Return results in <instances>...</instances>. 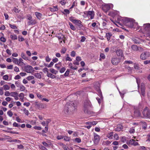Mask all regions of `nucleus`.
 Wrapping results in <instances>:
<instances>
[{
    "label": "nucleus",
    "instance_id": "nucleus-1",
    "mask_svg": "<svg viewBox=\"0 0 150 150\" xmlns=\"http://www.w3.org/2000/svg\"><path fill=\"white\" fill-rule=\"evenodd\" d=\"M76 105L71 101L68 102L66 104L64 110L65 113H70L76 109Z\"/></svg>",
    "mask_w": 150,
    "mask_h": 150
},
{
    "label": "nucleus",
    "instance_id": "nucleus-2",
    "mask_svg": "<svg viewBox=\"0 0 150 150\" xmlns=\"http://www.w3.org/2000/svg\"><path fill=\"white\" fill-rule=\"evenodd\" d=\"M92 107V105L90 101L87 100L85 101L83 110L85 113L88 115L91 114V110Z\"/></svg>",
    "mask_w": 150,
    "mask_h": 150
},
{
    "label": "nucleus",
    "instance_id": "nucleus-3",
    "mask_svg": "<svg viewBox=\"0 0 150 150\" xmlns=\"http://www.w3.org/2000/svg\"><path fill=\"white\" fill-rule=\"evenodd\" d=\"M127 24L126 26L129 28H134V26L138 25L137 23H135L134 22V20L132 18H130L128 22H127Z\"/></svg>",
    "mask_w": 150,
    "mask_h": 150
},
{
    "label": "nucleus",
    "instance_id": "nucleus-4",
    "mask_svg": "<svg viewBox=\"0 0 150 150\" xmlns=\"http://www.w3.org/2000/svg\"><path fill=\"white\" fill-rule=\"evenodd\" d=\"M142 114L144 117L149 118L150 117V111L147 107H146L143 110Z\"/></svg>",
    "mask_w": 150,
    "mask_h": 150
},
{
    "label": "nucleus",
    "instance_id": "nucleus-5",
    "mask_svg": "<svg viewBox=\"0 0 150 150\" xmlns=\"http://www.w3.org/2000/svg\"><path fill=\"white\" fill-rule=\"evenodd\" d=\"M150 56V53L148 52H145L142 53L140 56V58L142 60H145Z\"/></svg>",
    "mask_w": 150,
    "mask_h": 150
},
{
    "label": "nucleus",
    "instance_id": "nucleus-6",
    "mask_svg": "<svg viewBox=\"0 0 150 150\" xmlns=\"http://www.w3.org/2000/svg\"><path fill=\"white\" fill-rule=\"evenodd\" d=\"M84 14L86 15V16L89 17H90V19H92L93 18L94 13L93 11H86L84 12Z\"/></svg>",
    "mask_w": 150,
    "mask_h": 150
},
{
    "label": "nucleus",
    "instance_id": "nucleus-7",
    "mask_svg": "<svg viewBox=\"0 0 150 150\" xmlns=\"http://www.w3.org/2000/svg\"><path fill=\"white\" fill-rule=\"evenodd\" d=\"M111 6H113L112 4H105L103 6L102 9L104 11L107 12L110 9Z\"/></svg>",
    "mask_w": 150,
    "mask_h": 150
},
{
    "label": "nucleus",
    "instance_id": "nucleus-8",
    "mask_svg": "<svg viewBox=\"0 0 150 150\" xmlns=\"http://www.w3.org/2000/svg\"><path fill=\"white\" fill-rule=\"evenodd\" d=\"M33 67L30 65H27L24 67V71L28 73H30L33 71Z\"/></svg>",
    "mask_w": 150,
    "mask_h": 150
},
{
    "label": "nucleus",
    "instance_id": "nucleus-9",
    "mask_svg": "<svg viewBox=\"0 0 150 150\" xmlns=\"http://www.w3.org/2000/svg\"><path fill=\"white\" fill-rule=\"evenodd\" d=\"M134 116L137 117H141V113L138 110L137 107H134Z\"/></svg>",
    "mask_w": 150,
    "mask_h": 150
},
{
    "label": "nucleus",
    "instance_id": "nucleus-10",
    "mask_svg": "<svg viewBox=\"0 0 150 150\" xmlns=\"http://www.w3.org/2000/svg\"><path fill=\"white\" fill-rule=\"evenodd\" d=\"M120 61V59L117 58H113L111 60L112 63L114 65H117Z\"/></svg>",
    "mask_w": 150,
    "mask_h": 150
},
{
    "label": "nucleus",
    "instance_id": "nucleus-11",
    "mask_svg": "<svg viewBox=\"0 0 150 150\" xmlns=\"http://www.w3.org/2000/svg\"><path fill=\"white\" fill-rule=\"evenodd\" d=\"M98 95L100 98H99L98 97L96 98V99L97 100L98 103L100 104L101 103V99H103V97L102 95V93L100 89L98 90Z\"/></svg>",
    "mask_w": 150,
    "mask_h": 150
},
{
    "label": "nucleus",
    "instance_id": "nucleus-12",
    "mask_svg": "<svg viewBox=\"0 0 150 150\" xmlns=\"http://www.w3.org/2000/svg\"><path fill=\"white\" fill-rule=\"evenodd\" d=\"M127 144L128 145H133L134 146L138 145L139 144L137 142H135V140L133 139H131L127 142Z\"/></svg>",
    "mask_w": 150,
    "mask_h": 150
},
{
    "label": "nucleus",
    "instance_id": "nucleus-13",
    "mask_svg": "<svg viewBox=\"0 0 150 150\" xmlns=\"http://www.w3.org/2000/svg\"><path fill=\"white\" fill-rule=\"evenodd\" d=\"M99 136L97 134L94 133V143L96 144H97L100 140Z\"/></svg>",
    "mask_w": 150,
    "mask_h": 150
},
{
    "label": "nucleus",
    "instance_id": "nucleus-14",
    "mask_svg": "<svg viewBox=\"0 0 150 150\" xmlns=\"http://www.w3.org/2000/svg\"><path fill=\"white\" fill-rule=\"evenodd\" d=\"M141 94L143 96H144L145 95V86L144 83H142L141 86Z\"/></svg>",
    "mask_w": 150,
    "mask_h": 150
},
{
    "label": "nucleus",
    "instance_id": "nucleus-15",
    "mask_svg": "<svg viewBox=\"0 0 150 150\" xmlns=\"http://www.w3.org/2000/svg\"><path fill=\"white\" fill-rule=\"evenodd\" d=\"M130 20V18H128L127 17H124L123 18H121V21L122 23L125 25H126L127 24L129 20Z\"/></svg>",
    "mask_w": 150,
    "mask_h": 150
},
{
    "label": "nucleus",
    "instance_id": "nucleus-16",
    "mask_svg": "<svg viewBox=\"0 0 150 150\" xmlns=\"http://www.w3.org/2000/svg\"><path fill=\"white\" fill-rule=\"evenodd\" d=\"M74 23L78 26L80 29L83 27V25L81 24V22L80 20H76Z\"/></svg>",
    "mask_w": 150,
    "mask_h": 150
},
{
    "label": "nucleus",
    "instance_id": "nucleus-17",
    "mask_svg": "<svg viewBox=\"0 0 150 150\" xmlns=\"http://www.w3.org/2000/svg\"><path fill=\"white\" fill-rule=\"evenodd\" d=\"M123 128V127L121 125H119L114 127V130L116 131L119 132Z\"/></svg>",
    "mask_w": 150,
    "mask_h": 150
},
{
    "label": "nucleus",
    "instance_id": "nucleus-18",
    "mask_svg": "<svg viewBox=\"0 0 150 150\" xmlns=\"http://www.w3.org/2000/svg\"><path fill=\"white\" fill-rule=\"evenodd\" d=\"M144 28L145 30L147 31H150V24L146 23L144 24Z\"/></svg>",
    "mask_w": 150,
    "mask_h": 150
},
{
    "label": "nucleus",
    "instance_id": "nucleus-19",
    "mask_svg": "<svg viewBox=\"0 0 150 150\" xmlns=\"http://www.w3.org/2000/svg\"><path fill=\"white\" fill-rule=\"evenodd\" d=\"M116 53L117 56L121 57L123 56V52L121 50L119 49L117 50L116 51Z\"/></svg>",
    "mask_w": 150,
    "mask_h": 150
},
{
    "label": "nucleus",
    "instance_id": "nucleus-20",
    "mask_svg": "<svg viewBox=\"0 0 150 150\" xmlns=\"http://www.w3.org/2000/svg\"><path fill=\"white\" fill-rule=\"evenodd\" d=\"M49 9L50 11L52 12L57 11L58 10L57 6H53L52 7L49 8Z\"/></svg>",
    "mask_w": 150,
    "mask_h": 150
},
{
    "label": "nucleus",
    "instance_id": "nucleus-21",
    "mask_svg": "<svg viewBox=\"0 0 150 150\" xmlns=\"http://www.w3.org/2000/svg\"><path fill=\"white\" fill-rule=\"evenodd\" d=\"M112 34L111 33H107L106 34V36L107 38L108 41H109L110 38L112 36Z\"/></svg>",
    "mask_w": 150,
    "mask_h": 150
},
{
    "label": "nucleus",
    "instance_id": "nucleus-22",
    "mask_svg": "<svg viewBox=\"0 0 150 150\" xmlns=\"http://www.w3.org/2000/svg\"><path fill=\"white\" fill-rule=\"evenodd\" d=\"M111 143V142L108 140L104 141L103 142L102 144L103 145H109Z\"/></svg>",
    "mask_w": 150,
    "mask_h": 150
},
{
    "label": "nucleus",
    "instance_id": "nucleus-23",
    "mask_svg": "<svg viewBox=\"0 0 150 150\" xmlns=\"http://www.w3.org/2000/svg\"><path fill=\"white\" fill-rule=\"evenodd\" d=\"M21 57L24 60H29V58L26 57L25 54L23 52H22L21 53Z\"/></svg>",
    "mask_w": 150,
    "mask_h": 150
},
{
    "label": "nucleus",
    "instance_id": "nucleus-24",
    "mask_svg": "<svg viewBox=\"0 0 150 150\" xmlns=\"http://www.w3.org/2000/svg\"><path fill=\"white\" fill-rule=\"evenodd\" d=\"M35 14L37 18L38 19H40L42 17V14L40 13L36 12L35 13Z\"/></svg>",
    "mask_w": 150,
    "mask_h": 150
},
{
    "label": "nucleus",
    "instance_id": "nucleus-25",
    "mask_svg": "<svg viewBox=\"0 0 150 150\" xmlns=\"http://www.w3.org/2000/svg\"><path fill=\"white\" fill-rule=\"evenodd\" d=\"M36 23L35 21L33 20H31L28 22V25H34Z\"/></svg>",
    "mask_w": 150,
    "mask_h": 150
},
{
    "label": "nucleus",
    "instance_id": "nucleus-26",
    "mask_svg": "<svg viewBox=\"0 0 150 150\" xmlns=\"http://www.w3.org/2000/svg\"><path fill=\"white\" fill-rule=\"evenodd\" d=\"M62 66V63L61 62H59L58 64H56L55 65V67L57 69H60V67Z\"/></svg>",
    "mask_w": 150,
    "mask_h": 150
},
{
    "label": "nucleus",
    "instance_id": "nucleus-27",
    "mask_svg": "<svg viewBox=\"0 0 150 150\" xmlns=\"http://www.w3.org/2000/svg\"><path fill=\"white\" fill-rule=\"evenodd\" d=\"M58 39L59 40H61V42H62V40H64V42H65L64 40V38H65L64 36L62 34L61 36H59L58 37Z\"/></svg>",
    "mask_w": 150,
    "mask_h": 150
},
{
    "label": "nucleus",
    "instance_id": "nucleus-28",
    "mask_svg": "<svg viewBox=\"0 0 150 150\" xmlns=\"http://www.w3.org/2000/svg\"><path fill=\"white\" fill-rule=\"evenodd\" d=\"M2 87L4 90L5 91L9 90L10 88V86L7 84L4 85Z\"/></svg>",
    "mask_w": 150,
    "mask_h": 150
},
{
    "label": "nucleus",
    "instance_id": "nucleus-29",
    "mask_svg": "<svg viewBox=\"0 0 150 150\" xmlns=\"http://www.w3.org/2000/svg\"><path fill=\"white\" fill-rule=\"evenodd\" d=\"M50 71L52 73L55 74H56L58 72V71L53 69H50Z\"/></svg>",
    "mask_w": 150,
    "mask_h": 150
},
{
    "label": "nucleus",
    "instance_id": "nucleus-30",
    "mask_svg": "<svg viewBox=\"0 0 150 150\" xmlns=\"http://www.w3.org/2000/svg\"><path fill=\"white\" fill-rule=\"evenodd\" d=\"M47 76L49 77H50L52 79H54L56 78V76L52 74L51 73H47Z\"/></svg>",
    "mask_w": 150,
    "mask_h": 150
},
{
    "label": "nucleus",
    "instance_id": "nucleus-31",
    "mask_svg": "<svg viewBox=\"0 0 150 150\" xmlns=\"http://www.w3.org/2000/svg\"><path fill=\"white\" fill-rule=\"evenodd\" d=\"M61 145L62 146V148L64 149V150H70V149L65 144L61 143Z\"/></svg>",
    "mask_w": 150,
    "mask_h": 150
},
{
    "label": "nucleus",
    "instance_id": "nucleus-32",
    "mask_svg": "<svg viewBox=\"0 0 150 150\" xmlns=\"http://www.w3.org/2000/svg\"><path fill=\"white\" fill-rule=\"evenodd\" d=\"M131 48L134 51H137L138 50V47L136 45H132Z\"/></svg>",
    "mask_w": 150,
    "mask_h": 150
},
{
    "label": "nucleus",
    "instance_id": "nucleus-33",
    "mask_svg": "<svg viewBox=\"0 0 150 150\" xmlns=\"http://www.w3.org/2000/svg\"><path fill=\"white\" fill-rule=\"evenodd\" d=\"M62 13L64 15H67L70 13V11L69 10L65 9L62 12Z\"/></svg>",
    "mask_w": 150,
    "mask_h": 150
},
{
    "label": "nucleus",
    "instance_id": "nucleus-34",
    "mask_svg": "<svg viewBox=\"0 0 150 150\" xmlns=\"http://www.w3.org/2000/svg\"><path fill=\"white\" fill-rule=\"evenodd\" d=\"M113 132H111L110 133H109L107 135V137L110 139H112V137L113 136Z\"/></svg>",
    "mask_w": 150,
    "mask_h": 150
},
{
    "label": "nucleus",
    "instance_id": "nucleus-35",
    "mask_svg": "<svg viewBox=\"0 0 150 150\" xmlns=\"http://www.w3.org/2000/svg\"><path fill=\"white\" fill-rule=\"evenodd\" d=\"M69 25L70 26V28L72 30H76V28L75 27H74V26L72 24L70 23L69 22Z\"/></svg>",
    "mask_w": 150,
    "mask_h": 150
},
{
    "label": "nucleus",
    "instance_id": "nucleus-36",
    "mask_svg": "<svg viewBox=\"0 0 150 150\" xmlns=\"http://www.w3.org/2000/svg\"><path fill=\"white\" fill-rule=\"evenodd\" d=\"M10 38L12 40H15L17 39V36L15 35H10Z\"/></svg>",
    "mask_w": 150,
    "mask_h": 150
},
{
    "label": "nucleus",
    "instance_id": "nucleus-37",
    "mask_svg": "<svg viewBox=\"0 0 150 150\" xmlns=\"http://www.w3.org/2000/svg\"><path fill=\"white\" fill-rule=\"evenodd\" d=\"M141 123L142 124V128L144 129H146L147 126L146 123L144 122H142Z\"/></svg>",
    "mask_w": 150,
    "mask_h": 150
},
{
    "label": "nucleus",
    "instance_id": "nucleus-38",
    "mask_svg": "<svg viewBox=\"0 0 150 150\" xmlns=\"http://www.w3.org/2000/svg\"><path fill=\"white\" fill-rule=\"evenodd\" d=\"M64 140L66 142H69L70 140V137L67 136H64Z\"/></svg>",
    "mask_w": 150,
    "mask_h": 150
},
{
    "label": "nucleus",
    "instance_id": "nucleus-39",
    "mask_svg": "<svg viewBox=\"0 0 150 150\" xmlns=\"http://www.w3.org/2000/svg\"><path fill=\"white\" fill-rule=\"evenodd\" d=\"M12 62L15 64H18V59L16 58H13V60H12Z\"/></svg>",
    "mask_w": 150,
    "mask_h": 150
},
{
    "label": "nucleus",
    "instance_id": "nucleus-40",
    "mask_svg": "<svg viewBox=\"0 0 150 150\" xmlns=\"http://www.w3.org/2000/svg\"><path fill=\"white\" fill-rule=\"evenodd\" d=\"M18 93L16 92H11V93L10 96H11L15 97L16 96H18Z\"/></svg>",
    "mask_w": 150,
    "mask_h": 150
},
{
    "label": "nucleus",
    "instance_id": "nucleus-41",
    "mask_svg": "<svg viewBox=\"0 0 150 150\" xmlns=\"http://www.w3.org/2000/svg\"><path fill=\"white\" fill-rule=\"evenodd\" d=\"M34 76L37 78L38 79H41V76L40 74L39 73H35L34 74Z\"/></svg>",
    "mask_w": 150,
    "mask_h": 150
},
{
    "label": "nucleus",
    "instance_id": "nucleus-42",
    "mask_svg": "<svg viewBox=\"0 0 150 150\" xmlns=\"http://www.w3.org/2000/svg\"><path fill=\"white\" fill-rule=\"evenodd\" d=\"M69 72H70V70H69V69H68L64 74V75L65 76V77L68 76L69 75Z\"/></svg>",
    "mask_w": 150,
    "mask_h": 150
},
{
    "label": "nucleus",
    "instance_id": "nucleus-43",
    "mask_svg": "<svg viewBox=\"0 0 150 150\" xmlns=\"http://www.w3.org/2000/svg\"><path fill=\"white\" fill-rule=\"evenodd\" d=\"M34 79V77L33 76H30L27 77L26 78V79L28 81H30L32 80H33Z\"/></svg>",
    "mask_w": 150,
    "mask_h": 150
},
{
    "label": "nucleus",
    "instance_id": "nucleus-44",
    "mask_svg": "<svg viewBox=\"0 0 150 150\" xmlns=\"http://www.w3.org/2000/svg\"><path fill=\"white\" fill-rule=\"evenodd\" d=\"M108 23L107 21L106 20H103V21L102 23V26L103 27H106V25Z\"/></svg>",
    "mask_w": 150,
    "mask_h": 150
},
{
    "label": "nucleus",
    "instance_id": "nucleus-45",
    "mask_svg": "<svg viewBox=\"0 0 150 150\" xmlns=\"http://www.w3.org/2000/svg\"><path fill=\"white\" fill-rule=\"evenodd\" d=\"M19 87L21 91H23L25 89V88L23 85H21Z\"/></svg>",
    "mask_w": 150,
    "mask_h": 150
},
{
    "label": "nucleus",
    "instance_id": "nucleus-46",
    "mask_svg": "<svg viewBox=\"0 0 150 150\" xmlns=\"http://www.w3.org/2000/svg\"><path fill=\"white\" fill-rule=\"evenodd\" d=\"M23 111L24 113L26 115H28L29 114V112L28 110L26 108H24L23 110Z\"/></svg>",
    "mask_w": 150,
    "mask_h": 150
},
{
    "label": "nucleus",
    "instance_id": "nucleus-47",
    "mask_svg": "<svg viewBox=\"0 0 150 150\" xmlns=\"http://www.w3.org/2000/svg\"><path fill=\"white\" fill-rule=\"evenodd\" d=\"M69 66L70 67V68L72 69H74V70H76L77 69V67H73L72 66V64L71 63H70L69 64Z\"/></svg>",
    "mask_w": 150,
    "mask_h": 150
},
{
    "label": "nucleus",
    "instance_id": "nucleus-48",
    "mask_svg": "<svg viewBox=\"0 0 150 150\" xmlns=\"http://www.w3.org/2000/svg\"><path fill=\"white\" fill-rule=\"evenodd\" d=\"M118 91H119V93H120V95L122 97V98H123V96L124 94L126 93V92L124 91H122V92H121L119 90H118Z\"/></svg>",
    "mask_w": 150,
    "mask_h": 150
},
{
    "label": "nucleus",
    "instance_id": "nucleus-49",
    "mask_svg": "<svg viewBox=\"0 0 150 150\" xmlns=\"http://www.w3.org/2000/svg\"><path fill=\"white\" fill-rule=\"evenodd\" d=\"M24 94L23 93H21L19 95V96L20 97V98L22 100L23 99V96Z\"/></svg>",
    "mask_w": 150,
    "mask_h": 150
},
{
    "label": "nucleus",
    "instance_id": "nucleus-50",
    "mask_svg": "<svg viewBox=\"0 0 150 150\" xmlns=\"http://www.w3.org/2000/svg\"><path fill=\"white\" fill-rule=\"evenodd\" d=\"M66 50H67L66 48L65 47H63L61 50V52L62 54H64L65 53Z\"/></svg>",
    "mask_w": 150,
    "mask_h": 150
},
{
    "label": "nucleus",
    "instance_id": "nucleus-51",
    "mask_svg": "<svg viewBox=\"0 0 150 150\" xmlns=\"http://www.w3.org/2000/svg\"><path fill=\"white\" fill-rule=\"evenodd\" d=\"M10 27L13 29H16L17 28V27L14 25L9 24Z\"/></svg>",
    "mask_w": 150,
    "mask_h": 150
},
{
    "label": "nucleus",
    "instance_id": "nucleus-52",
    "mask_svg": "<svg viewBox=\"0 0 150 150\" xmlns=\"http://www.w3.org/2000/svg\"><path fill=\"white\" fill-rule=\"evenodd\" d=\"M66 70V68L65 67H63L61 68L59 71V72L60 73H62L64 72Z\"/></svg>",
    "mask_w": 150,
    "mask_h": 150
},
{
    "label": "nucleus",
    "instance_id": "nucleus-53",
    "mask_svg": "<svg viewBox=\"0 0 150 150\" xmlns=\"http://www.w3.org/2000/svg\"><path fill=\"white\" fill-rule=\"evenodd\" d=\"M8 76L7 75H6L3 76V79L7 81L8 80Z\"/></svg>",
    "mask_w": 150,
    "mask_h": 150
},
{
    "label": "nucleus",
    "instance_id": "nucleus-54",
    "mask_svg": "<svg viewBox=\"0 0 150 150\" xmlns=\"http://www.w3.org/2000/svg\"><path fill=\"white\" fill-rule=\"evenodd\" d=\"M4 89L2 87H0V95H2L4 94Z\"/></svg>",
    "mask_w": 150,
    "mask_h": 150
},
{
    "label": "nucleus",
    "instance_id": "nucleus-55",
    "mask_svg": "<svg viewBox=\"0 0 150 150\" xmlns=\"http://www.w3.org/2000/svg\"><path fill=\"white\" fill-rule=\"evenodd\" d=\"M11 93L9 91H6L5 92L4 95L6 96H10Z\"/></svg>",
    "mask_w": 150,
    "mask_h": 150
},
{
    "label": "nucleus",
    "instance_id": "nucleus-56",
    "mask_svg": "<svg viewBox=\"0 0 150 150\" xmlns=\"http://www.w3.org/2000/svg\"><path fill=\"white\" fill-rule=\"evenodd\" d=\"M129 132L130 134H132L134 133L135 132V130L133 128H132L130 129L129 131Z\"/></svg>",
    "mask_w": 150,
    "mask_h": 150
},
{
    "label": "nucleus",
    "instance_id": "nucleus-57",
    "mask_svg": "<svg viewBox=\"0 0 150 150\" xmlns=\"http://www.w3.org/2000/svg\"><path fill=\"white\" fill-rule=\"evenodd\" d=\"M7 114L10 117H11L13 115L12 112L10 110H9L8 111Z\"/></svg>",
    "mask_w": 150,
    "mask_h": 150
},
{
    "label": "nucleus",
    "instance_id": "nucleus-58",
    "mask_svg": "<svg viewBox=\"0 0 150 150\" xmlns=\"http://www.w3.org/2000/svg\"><path fill=\"white\" fill-rule=\"evenodd\" d=\"M75 140L77 142L79 143L81 142V140L79 138H76L75 139Z\"/></svg>",
    "mask_w": 150,
    "mask_h": 150
},
{
    "label": "nucleus",
    "instance_id": "nucleus-59",
    "mask_svg": "<svg viewBox=\"0 0 150 150\" xmlns=\"http://www.w3.org/2000/svg\"><path fill=\"white\" fill-rule=\"evenodd\" d=\"M13 126L14 127H20V125H18V124L16 122H14L13 124Z\"/></svg>",
    "mask_w": 150,
    "mask_h": 150
},
{
    "label": "nucleus",
    "instance_id": "nucleus-60",
    "mask_svg": "<svg viewBox=\"0 0 150 150\" xmlns=\"http://www.w3.org/2000/svg\"><path fill=\"white\" fill-rule=\"evenodd\" d=\"M45 60L46 62H49L51 60V59L50 58L49 56L47 55V56H46V57Z\"/></svg>",
    "mask_w": 150,
    "mask_h": 150
},
{
    "label": "nucleus",
    "instance_id": "nucleus-61",
    "mask_svg": "<svg viewBox=\"0 0 150 150\" xmlns=\"http://www.w3.org/2000/svg\"><path fill=\"white\" fill-rule=\"evenodd\" d=\"M69 20L73 23H74L76 19H74V17H71L69 18Z\"/></svg>",
    "mask_w": 150,
    "mask_h": 150
},
{
    "label": "nucleus",
    "instance_id": "nucleus-62",
    "mask_svg": "<svg viewBox=\"0 0 150 150\" xmlns=\"http://www.w3.org/2000/svg\"><path fill=\"white\" fill-rule=\"evenodd\" d=\"M0 40L3 42H5L6 41V39L3 37L0 38Z\"/></svg>",
    "mask_w": 150,
    "mask_h": 150
},
{
    "label": "nucleus",
    "instance_id": "nucleus-63",
    "mask_svg": "<svg viewBox=\"0 0 150 150\" xmlns=\"http://www.w3.org/2000/svg\"><path fill=\"white\" fill-rule=\"evenodd\" d=\"M100 57L103 59H104L105 58V56L103 53H101L100 54Z\"/></svg>",
    "mask_w": 150,
    "mask_h": 150
},
{
    "label": "nucleus",
    "instance_id": "nucleus-64",
    "mask_svg": "<svg viewBox=\"0 0 150 150\" xmlns=\"http://www.w3.org/2000/svg\"><path fill=\"white\" fill-rule=\"evenodd\" d=\"M86 39V38L83 36L81 37V39L80 40V41L81 42H84Z\"/></svg>",
    "mask_w": 150,
    "mask_h": 150
}]
</instances>
